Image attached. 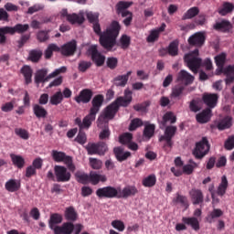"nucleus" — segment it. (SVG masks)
<instances>
[{
    "label": "nucleus",
    "mask_w": 234,
    "mask_h": 234,
    "mask_svg": "<svg viewBox=\"0 0 234 234\" xmlns=\"http://www.w3.org/2000/svg\"><path fill=\"white\" fill-rule=\"evenodd\" d=\"M83 231V225L77 223L74 224L70 221L64 222L62 226L55 229L54 234H80Z\"/></svg>",
    "instance_id": "obj_4"
},
{
    "label": "nucleus",
    "mask_w": 234,
    "mask_h": 234,
    "mask_svg": "<svg viewBox=\"0 0 234 234\" xmlns=\"http://www.w3.org/2000/svg\"><path fill=\"white\" fill-rule=\"evenodd\" d=\"M211 149V145L209 144V141L207 137H202V139L196 144V147L193 150V155L197 160H202L209 150Z\"/></svg>",
    "instance_id": "obj_5"
},
{
    "label": "nucleus",
    "mask_w": 234,
    "mask_h": 234,
    "mask_svg": "<svg viewBox=\"0 0 234 234\" xmlns=\"http://www.w3.org/2000/svg\"><path fill=\"white\" fill-rule=\"evenodd\" d=\"M61 222H63V216L59 213H53L50 215L48 227L52 229V231H54V233H56L58 224H61Z\"/></svg>",
    "instance_id": "obj_24"
},
{
    "label": "nucleus",
    "mask_w": 234,
    "mask_h": 234,
    "mask_svg": "<svg viewBox=\"0 0 234 234\" xmlns=\"http://www.w3.org/2000/svg\"><path fill=\"white\" fill-rule=\"evenodd\" d=\"M42 57L43 51L40 49H32L29 51L28 59L32 61V63H38Z\"/></svg>",
    "instance_id": "obj_42"
},
{
    "label": "nucleus",
    "mask_w": 234,
    "mask_h": 234,
    "mask_svg": "<svg viewBox=\"0 0 234 234\" xmlns=\"http://www.w3.org/2000/svg\"><path fill=\"white\" fill-rule=\"evenodd\" d=\"M234 5L230 2H224L222 6L218 9L219 16H228V14H233Z\"/></svg>",
    "instance_id": "obj_32"
},
{
    "label": "nucleus",
    "mask_w": 234,
    "mask_h": 234,
    "mask_svg": "<svg viewBox=\"0 0 234 234\" xmlns=\"http://www.w3.org/2000/svg\"><path fill=\"white\" fill-rule=\"evenodd\" d=\"M5 187L9 193H16V191H19V189H21V183L16 179H9L5 183Z\"/></svg>",
    "instance_id": "obj_31"
},
{
    "label": "nucleus",
    "mask_w": 234,
    "mask_h": 234,
    "mask_svg": "<svg viewBox=\"0 0 234 234\" xmlns=\"http://www.w3.org/2000/svg\"><path fill=\"white\" fill-rule=\"evenodd\" d=\"M142 125H144V121H142V119H133L129 126V131H136L138 127H142Z\"/></svg>",
    "instance_id": "obj_54"
},
{
    "label": "nucleus",
    "mask_w": 234,
    "mask_h": 234,
    "mask_svg": "<svg viewBox=\"0 0 234 234\" xmlns=\"http://www.w3.org/2000/svg\"><path fill=\"white\" fill-rule=\"evenodd\" d=\"M87 52L89 56H91V60L95 63L96 67H103L105 65V56L98 51L97 45L90 46Z\"/></svg>",
    "instance_id": "obj_10"
},
{
    "label": "nucleus",
    "mask_w": 234,
    "mask_h": 234,
    "mask_svg": "<svg viewBox=\"0 0 234 234\" xmlns=\"http://www.w3.org/2000/svg\"><path fill=\"white\" fill-rule=\"evenodd\" d=\"M92 28L96 36H99L101 47L108 52H112V48L116 47V39H118V36H120V30H122L120 22L116 20L112 21L110 27L103 32H101L100 21L92 24Z\"/></svg>",
    "instance_id": "obj_1"
},
{
    "label": "nucleus",
    "mask_w": 234,
    "mask_h": 234,
    "mask_svg": "<svg viewBox=\"0 0 234 234\" xmlns=\"http://www.w3.org/2000/svg\"><path fill=\"white\" fill-rule=\"evenodd\" d=\"M122 50H127L131 47V37L127 35H122L120 38V44H118Z\"/></svg>",
    "instance_id": "obj_49"
},
{
    "label": "nucleus",
    "mask_w": 234,
    "mask_h": 234,
    "mask_svg": "<svg viewBox=\"0 0 234 234\" xmlns=\"http://www.w3.org/2000/svg\"><path fill=\"white\" fill-rule=\"evenodd\" d=\"M214 30L228 34V32H231V30H233V24H231L229 20L222 19L218 22H216L214 25Z\"/></svg>",
    "instance_id": "obj_18"
},
{
    "label": "nucleus",
    "mask_w": 234,
    "mask_h": 234,
    "mask_svg": "<svg viewBox=\"0 0 234 234\" xmlns=\"http://www.w3.org/2000/svg\"><path fill=\"white\" fill-rule=\"evenodd\" d=\"M90 182L92 184V186H98L100 182H107V176L91 171L90 173Z\"/></svg>",
    "instance_id": "obj_34"
},
{
    "label": "nucleus",
    "mask_w": 234,
    "mask_h": 234,
    "mask_svg": "<svg viewBox=\"0 0 234 234\" xmlns=\"http://www.w3.org/2000/svg\"><path fill=\"white\" fill-rule=\"evenodd\" d=\"M133 74V71H128L124 75H119L114 78L113 83L116 85V87H125L127 85V82L129 81V77Z\"/></svg>",
    "instance_id": "obj_29"
},
{
    "label": "nucleus",
    "mask_w": 234,
    "mask_h": 234,
    "mask_svg": "<svg viewBox=\"0 0 234 234\" xmlns=\"http://www.w3.org/2000/svg\"><path fill=\"white\" fill-rule=\"evenodd\" d=\"M176 126L169 125L165 129V134L159 138V142H165L167 147H173V138L176 134Z\"/></svg>",
    "instance_id": "obj_11"
},
{
    "label": "nucleus",
    "mask_w": 234,
    "mask_h": 234,
    "mask_svg": "<svg viewBox=\"0 0 234 234\" xmlns=\"http://www.w3.org/2000/svg\"><path fill=\"white\" fill-rule=\"evenodd\" d=\"M54 173L57 182H70V178H72V174H70V170L69 171V167H66L64 165H55Z\"/></svg>",
    "instance_id": "obj_7"
},
{
    "label": "nucleus",
    "mask_w": 234,
    "mask_h": 234,
    "mask_svg": "<svg viewBox=\"0 0 234 234\" xmlns=\"http://www.w3.org/2000/svg\"><path fill=\"white\" fill-rule=\"evenodd\" d=\"M86 16L89 23H90L91 25L100 21V14L98 13L88 12L86 14Z\"/></svg>",
    "instance_id": "obj_56"
},
{
    "label": "nucleus",
    "mask_w": 234,
    "mask_h": 234,
    "mask_svg": "<svg viewBox=\"0 0 234 234\" xmlns=\"http://www.w3.org/2000/svg\"><path fill=\"white\" fill-rule=\"evenodd\" d=\"M96 196L99 198H119V190L112 186L98 188Z\"/></svg>",
    "instance_id": "obj_9"
},
{
    "label": "nucleus",
    "mask_w": 234,
    "mask_h": 234,
    "mask_svg": "<svg viewBox=\"0 0 234 234\" xmlns=\"http://www.w3.org/2000/svg\"><path fill=\"white\" fill-rule=\"evenodd\" d=\"M119 198H129V197H134V195H137L138 188L134 186H127L122 190L119 188Z\"/></svg>",
    "instance_id": "obj_23"
},
{
    "label": "nucleus",
    "mask_w": 234,
    "mask_h": 234,
    "mask_svg": "<svg viewBox=\"0 0 234 234\" xmlns=\"http://www.w3.org/2000/svg\"><path fill=\"white\" fill-rule=\"evenodd\" d=\"M30 28L28 24H16L15 27H9L10 36L15 34H25Z\"/></svg>",
    "instance_id": "obj_25"
},
{
    "label": "nucleus",
    "mask_w": 234,
    "mask_h": 234,
    "mask_svg": "<svg viewBox=\"0 0 234 234\" xmlns=\"http://www.w3.org/2000/svg\"><path fill=\"white\" fill-rule=\"evenodd\" d=\"M75 142L80 144V145H84V144H87V134L85 133V132L80 131L77 137L75 138Z\"/></svg>",
    "instance_id": "obj_60"
},
{
    "label": "nucleus",
    "mask_w": 234,
    "mask_h": 234,
    "mask_svg": "<svg viewBox=\"0 0 234 234\" xmlns=\"http://www.w3.org/2000/svg\"><path fill=\"white\" fill-rule=\"evenodd\" d=\"M60 48L56 44H49L45 51L46 59H50L54 52H59Z\"/></svg>",
    "instance_id": "obj_47"
},
{
    "label": "nucleus",
    "mask_w": 234,
    "mask_h": 234,
    "mask_svg": "<svg viewBox=\"0 0 234 234\" xmlns=\"http://www.w3.org/2000/svg\"><path fill=\"white\" fill-rule=\"evenodd\" d=\"M45 8V5L43 4H35L27 9V14H36V12H39Z\"/></svg>",
    "instance_id": "obj_63"
},
{
    "label": "nucleus",
    "mask_w": 234,
    "mask_h": 234,
    "mask_svg": "<svg viewBox=\"0 0 234 234\" xmlns=\"http://www.w3.org/2000/svg\"><path fill=\"white\" fill-rule=\"evenodd\" d=\"M200 14V9L198 7L194 6L189 8L183 16L182 19L183 21H186V19H193V17H197Z\"/></svg>",
    "instance_id": "obj_44"
},
{
    "label": "nucleus",
    "mask_w": 234,
    "mask_h": 234,
    "mask_svg": "<svg viewBox=\"0 0 234 234\" xmlns=\"http://www.w3.org/2000/svg\"><path fill=\"white\" fill-rule=\"evenodd\" d=\"M130 6H133V2H125V1H120L115 5L116 8V14L118 16H122V17H126L127 14H129V10L127 8H130Z\"/></svg>",
    "instance_id": "obj_21"
},
{
    "label": "nucleus",
    "mask_w": 234,
    "mask_h": 234,
    "mask_svg": "<svg viewBox=\"0 0 234 234\" xmlns=\"http://www.w3.org/2000/svg\"><path fill=\"white\" fill-rule=\"evenodd\" d=\"M33 113L35 114L36 118H47L48 116V112L45 107L41 106L40 104L33 105Z\"/></svg>",
    "instance_id": "obj_33"
},
{
    "label": "nucleus",
    "mask_w": 234,
    "mask_h": 234,
    "mask_svg": "<svg viewBox=\"0 0 234 234\" xmlns=\"http://www.w3.org/2000/svg\"><path fill=\"white\" fill-rule=\"evenodd\" d=\"M67 21H69V23H70L71 25H76V23L78 25H83V23H85V16H83L82 14L78 15L76 13H73L68 16Z\"/></svg>",
    "instance_id": "obj_35"
},
{
    "label": "nucleus",
    "mask_w": 234,
    "mask_h": 234,
    "mask_svg": "<svg viewBox=\"0 0 234 234\" xmlns=\"http://www.w3.org/2000/svg\"><path fill=\"white\" fill-rule=\"evenodd\" d=\"M20 74L24 76V80L27 83V85H29V83H32V76L34 74V70L30 66L25 65L20 69Z\"/></svg>",
    "instance_id": "obj_26"
},
{
    "label": "nucleus",
    "mask_w": 234,
    "mask_h": 234,
    "mask_svg": "<svg viewBox=\"0 0 234 234\" xmlns=\"http://www.w3.org/2000/svg\"><path fill=\"white\" fill-rule=\"evenodd\" d=\"M158 37H160V31L156 29L152 30L150 35L147 37V42L154 43V41L158 40Z\"/></svg>",
    "instance_id": "obj_61"
},
{
    "label": "nucleus",
    "mask_w": 234,
    "mask_h": 234,
    "mask_svg": "<svg viewBox=\"0 0 234 234\" xmlns=\"http://www.w3.org/2000/svg\"><path fill=\"white\" fill-rule=\"evenodd\" d=\"M228 177L226 176H221V182L218 187L217 194L218 197H224L226 195V191H228Z\"/></svg>",
    "instance_id": "obj_38"
},
{
    "label": "nucleus",
    "mask_w": 234,
    "mask_h": 234,
    "mask_svg": "<svg viewBox=\"0 0 234 234\" xmlns=\"http://www.w3.org/2000/svg\"><path fill=\"white\" fill-rule=\"evenodd\" d=\"M63 101V93L58 91L50 97L49 103L51 105H59Z\"/></svg>",
    "instance_id": "obj_50"
},
{
    "label": "nucleus",
    "mask_w": 234,
    "mask_h": 234,
    "mask_svg": "<svg viewBox=\"0 0 234 234\" xmlns=\"http://www.w3.org/2000/svg\"><path fill=\"white\" fill-rule=\"evenodd\" d=\"M177 81L187 87V85H191L195 81V77L186 70L182 69L177 74Z\"/></svg>",
    "instance_id": "obj_15"
},
{
    "label": "nucleus",
    "mask_w": 234,
    "mask_h": 234,
    "mask_svg": "<svg viewBox=\"0 0 234 234\" xmlns=\"http://www.w3.org/2000/svg\"><path fill=\"white\" fill-rule=\"evenodd\" d=\"M213 111L209 108H206L196 115V120L197 123H207L211 121Z\"/></svg>",
    "instance_id": "obj_20"
},
{
    "label": "nucleus",
    "mask_w": 234,
    "mask_h": 234,
    "mask_svg": "<svg viewBox=\"0 0 234 234\" xmlns=\"http://www.w3.org/2000/svg\"><path fill=\"white\" fill-rule=\"evenodd\" d=\"M132 140H133V133H125L119 136V142L122 145H129Z\"/></svg>",
    "instance_id": "obj_52"
},
{
    "label": "nucleus",
    "mask_w": 234,
    "mask_h": 234,
    "mask_svg": "<svg viewBox=\"0 0 234 234\" xmlns=\"http://www.w3.org/2000/svg\"><path fill=\"white\" fill-rule=\"evenodd\" d=\"M15 134H16V136H19V138H21L22 140H28V138H30V133H28V131L23 128H16Z\"/></svg>",
    "instance_id": "obj_53"
},
{
    "label": "nucleus",
    "mask_w": 234,
    "mask_h": 234,
    "mask_svg": "<svg viewBox=\"0 0 234 234\" xmlns=\"http://www.w3.org/2000/svg\"><path fill=\"white\" fill-rule=\"evenodd\" d=\"M224 215V212L222 209L219 208H214L207 216V221L209 224H213L215 222V218H220Z\"/></svg>",
    "instance_id": "obj_40"
},
{
    "label": "nucleus",
    "mask_w": 234,
    "mask_h": 234,
    "mask_svg": "<svg viewBox=\"0 0 234 234\" xmlns=\"http://www.w3.org/2000/svg\"><path fill=\"white\" fill-rule=\"evenodd\" d=\"M226 53H221L219 55H217L214 59L215 63L219 70V72H222L225 70L226 68H224V65H226Z\"/></svg>",
    "instance_id": "obj_39"
},
{
    "label": "nucleus",
    "mask_w": 234,
    "mask_h": 234,
    "mask_svg": "<svg viewBox=\"0 0 234 234\" xmlns=\"http://www.w3.org/2000/svg\"><path fill=\"white\" fill-rule=\"evenodd\" d=\"M90 67H92V62H90V61L81 60L79 63L80 72H87V70H89Z\"/></svg>",
    "instance_id": "obj_59"
},
{
    "label": "nucleus",
    "mask_w": 234,
    "mask_h": 234,
    "mask_svg": "<svg viewBox=\"0 0 234 234\" xmlns=\"http://www.w3.org/2000/svg\"><path fill=\"white\" fill-rule=\"evenodd\" d=\"M86 151L88 154H99V156H105V153L109 151L107 144L105 142L99 143H89L86 146Z\"/></svg>",
    "instance_id": "obj_6"
},
{
    "label": "nucleus",
    "mask_w": 234,
    "mask_h": 234,
    "mask_svg": "<svg viewBox=\"0 0 234 234\" xmlns=\"http://www.w3.org/2000/svg\"><path fill=\"white\" fill-rule=\"evenodd\" d=\"M178 40H174L169 44L167 47L169 56H172L173 58L178 56Z\"/></svg>",
    "instance_id": "obj_45"
},
{
    "label": "nucleus",
    "mask_w": 234,
    "mask_h": 234,
    "mask_svg": "<svg viewBox=\"0 0 234 234\" xmlns=\"http://www.w3.org/2000/svg\"><path fill=\"white\" fill-rule=\"evenodd\" d=\"M154 124L146 125L144 130V136H145V138H152L154 134Z\"/></svg>",
    "instance_id": "obj_57"
},
{
    "label": "nucleus",
    "mask_w": 234,
    "mask_h": 234,
    "mask_svg": "<svg viewBox=\"0 0 234 234\" xmlns=\"http://www.w3.org/2000/svg\"><path fill=\"white\" fill-rule=\"evenodd\" d=\"M49 80H52V77L48 75L47 69H38L35 74V84L37 88L45 87V83H48Z\"/></svg>",
    "instance_id": "obj_12"
},
{
    "label": "nucleus",
    "mask_w": 234,
    "mask_h": 234,
    "mask_svg": "<svg viewBox=\"0 0 234 234\" xmlns=\"http://www.w3.org/2000/svg\"><path fill=\"white\" fill-rule=\"evenodd\" d=\"M233 125V117L226 116L221 121H219L217 124V129L218 131H226V129H230Z\"/></svg>",
    "instance_id": "obj_28"
},
{
    "label": "nucleus",
    "mask_w": 234,
    "mask_h": 234,
    "mask_svg": "<svg viewBox=\"0 0 234 234\" xmlns=\"http://www.w3.org/2000/svg\"><path fill=\"white\" fill-rule=\"evenodd\" d=\"M189 196L194 206L204 204V193H202V190L193 188L189 191Z\"/></svg>",
    "instance_id": "obj_19"
},
{
    "label": "nucleus",
    "mask_w": 234,
    "mask_h": 234,
    "mask_svg": "<svg viewBox=\"0 0 234 234\" xmlns=\"http://www.w3.org/2000/svg\"><path fill=\"white\" fill-rule=\"evenodd\" d=\"M103 101H105V98L101 94L93 97L90 112L98 114V112H100V109H101V105H103Z\"/></svg>",
    "instance_id": "obj_22"
},
{
    "label": "nucleus",
    "mask_w": 234,
    "mask_h": 234,
    "mask_svg": "<svg viewBox=\"0 0 234 234\" xmlns=\"http://www.w3.org/2000/svg\"><path fill=\"white\" fill-rule=\"evenodd\" d=\"M78 50V42L76 40H71L61 47V55L62 56H74Z\"/></svg>",
    "instance_id": "obj_14"
},
{
    "label": "nucleus",
    "mask_w": 234,
    "mask_h": 234,
    "mask_svg": "<svg viewBox=\"0 0 234 234\" xmlns=\"http://www.w3.org/2000/svg\"><path fill=\"white\" fill-rule=\"evenodd\" d=\"M48 32L49 31H39L37 35V39L40 42V43H45V41H48L49 39V36H48Z\"/></svg>",
    "instance_id": "obj_62"
},
{
    "label": "nucleus",
    "mask_w": 234,
    "mask_h": 234,
    "mask_svg": "<svg viewBox=\"0 0 234 234\" xmlns=\"http://www.w3.org/2000/svg\"><path fill=\"white\" fill-rule=\"evenodd\" d=\"M189 109L191 112H198L202 110V106L200 105V101L198 100L193 99L190 101Z\"/></svg>",
    "instance_id": "obj_55"
},
{
    "label": "nucleus",
    "mask_w": 234,
    "mask_h": 234,
    "mask_svg": "<svg viewBox=\"0 0 234 234\" xmlns=\"http://www.w3.org/2000/svg\"><path fill=\"white\" fill-rule=\"evenodd\" d=\"M131 101H133V91L125 90L123 97H118L105 108L103 113L104 118L107 120H113L118 111H120V107H129Z\"/></svg>",
    "instance_id": "obj_2"
},
{
    "label": "nucleus",
    "mask_w": 234,
    "mask_h": 234,
    "mask_svg": "<svg viewBox=\"0 0 234 234\" xmlns=\"http://www.w3.org/2000/svg\"><path fill=\"white\" fill-rule=\"evenodd\" d=\"M51 156H52L54 162H57L58 164L63 162V164H65V165L68 167L69 171H70L71 173H74V171H76V165H74L72 156L67 155V154H65V152L52 150Z\"/></svg>",
    "instance_id": "obj_3"
},
{
    "label": "nucleus",
    "mask_w": 234,
    "mask_h": 234,
    "mask_svg": "<svg viewBox=\"0 0 234 234\" xmlns=\"http://www.w3.org/2000/svg\"><path fill=\"white\" fill-rule=\"evenodd\" d=\"M10 158L13 165H15L18 169H23L25 167V158H23V156L10 154Z\"/></svg>",
    "instance_id": "obj_41"
},
{
    "label": "nucleus",
    "mask_w": 234,
    "mask_h": 234,
    "mask_svg": "<svg viewBox=\"0 0 234 234\" xmlns=\"http://www.w3.org/2000/svg\"><path fill=\"white\" fill-rule=\"evenodd\" d=\"M182 221L184 222V224H186L187 226H191L192 229H194L195 231H198V229H200V222L195 217L183 218Z\"/></svg>",
    "instance_id": "obj_36"
},
{
    "label": "nucleus",
    "mask_w": 234,
    "mask_h": 234,
    "mask_svg": "<svg viewBox=\"0 0 234 234\" xmlns=\"http://www.w3.org/2000/svg\"><path fill=\"white\" fill-rule=\"evenodd\" d=\"M75 178L79 184H83L84 186L90 182V175L82 172H76Z\"/></svg>",
    "instance_id": "obj_46"
},
{
    "label": "nucleus",
    "mask_w": 234,
    "mask_h": 234,
    "mask_svg": "<svg viewBox=\"0 0 234 234\" xmlns=\"http://www.w3.org/2000/svg\"><path fill=\"white\" fill-rule=\"evenodd\" d=\"M224 147L227 151H232V149H234V135L229 136L225 141Z\"/></svg>",
    "instance_id": "obj_64"
},
{
    "label": "nucleus",
    "mask_w": 234,
    "mask_h": 234,
    "mask_svg": "<svg viewBox=\"0 0 234 234\" xmlns=\"http://www.w3.org/2000/svg\"><path fill=\"white\" fill-rule=\"evenodd\" d=\"M113 153L118 162H125L127 158L131 157V152H123L122 147H115Z\"/></svg>",
    "instance_id": "obj_27"
},
{
    "label": "nucleus",
    "mask_w": 234,
    "mask_h": 234,
    "mask_svg": "<svg viewBox=\"0 0 234 234\" xmlns=\"http://www.w3.org/2000/svg\"><path fill=\"white\" fill-rule=\"evenodd\" d=\"M206 43V36L202 32H197L188 38V45L191 47H202Z\"/></svg>",
    "instance_id": "obj_17"
},
{
    "label": "nucleus",
    "mask_w": 234,
    "mask_h": 234,
    "mask_svg": "<svg viewBox=\"0 0 234 234\" xmlns=\"http://www.w3.org/2000/svg\"><path fill=\"white\" fill-rule=\"evenodd\" d=\"M203 103L207 105V109H215L218 103V94L217 93H204L202 96Z\"/></svg>",
    "instance_id": "obj_13"
},
{
    "label": "nucleus",
    "mask_w": 234,
    "mask_h": 234,
    "mask_svg": "<svg viewBox=\"0 0 234 234\" xmlns=\"http://www.w3.org/2000/svg\"><path fill=\"white\" fill-rule=\"evenodd\" d=\"M64 217L68 222H76V220H78V212H76V208H74V207H66L64 211Z\"/></svg>",
    "instance_id": "obj_30"
},
{
    "label": "nucleus",
    "mask_w": 234,
    "mask_h": 234,
    "mask_svg": "<svg viewBox=\"0 0 234 234\" xmlns=\"http://www.w3.org/2000/svg\"><path fill=\"white\" fill-rule=\"evenodd\" d=\"M167 122H169L171 124L176 123V115H175V113L172 112H167L163 116L162 126H160V129H164V127L167 125Z\"/></svg>",
    "instance_id": "obj_37"
},
{
    "label": "nucleus",
    "mask_w": 234,
    "mask_h": 234,
    "mask_svg": "<svg viewBox=\"0 0 234 234\" xmlns=\"http://www.w3.org/2000/svg\"><path fill=\"white\" fill-rule=\"evenodd\" d=\"M111 226L117 231L122 232L125 231V223L121 219H114L112 221Z\"/></svg>",
    "instance_id": "obj_51"
},
{
    "label": "nucleus",
    "mask_w": 234,
    "mask_h": 234,
    "mask_svg": "<svg viewBox=\"0 0 234 234\" xmlns=\"http://www.w3.org/2000/svg\"><path fill=\"white\" fill-rule=\"evenodd\" d=\"M90 165L91 169L98 170V169H101L103 163L100 159L90 157Z\"/></svg>",
    "instance_id": "obj_58"
},
{
    "label": "nucleus",
    "mask_w": 234,
    "mask_h": 234,
    "mask_svg": "<svg viewBox=\"0 0 234 234\" xmlns=\"http://www.w3.org/2000/svg\"><path fill=\"white\" fill-rule=\"evenodd\" d=\"M143 186L144 187H154V186H156V176L150 175L146 176L143 179Z\"/></svg>",
    "instance_id": "obj_48"
},
{
    "label": "nucleus",
    "mask_w": 234,
    "mask_h": 234,
    "mask_svg": "<svg viewBox=\"0 0 234 234\" xmlns=\"http://www.w3.org/2000/svg\"><path fill=\"white\" fill-rule=\"evenodd\" d=\"M96 114L97 113H94L93 112L90 111V113L86 115L82 120L83 129H89V127L92 125V122L96 120Z\"/></svg>",
    "instance_id": "obj_43"
},
{
    "label": "nucleus",
    "mask_w": 234,
    "mask_h": 234,
    "mask_svg": "<svg viewBox=\"0 0 234 234\" xmlns=\"http://www.w3.org/2000/svg\"><path fill=\"white\" fill-rule=\"evenodd\" d=\"M92 96H94V92L89 89H84L74 98V100L77 103H90V100H92Z\"/></svg>",
    "instance_id": "obj_16"
},
{
    "label": "nucleus",
    "mask_w": 234,
    "mask_h": 234,
    "mask_svg": "<svg viewBox=\"0 0 234 234\" xmlns=\"http://www.w3.org/2000/svg\"><path fill=\"white\" fill-rule=\"evenodd\" d=\"M184 61L186 63V67L190 69L194 74H197L198 72V69H200L202 65V58L195 57L193 53H187L184 56Z\"/></svg>",
    "instance_id": "obj_8"
}]
</instances>
